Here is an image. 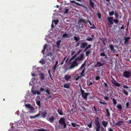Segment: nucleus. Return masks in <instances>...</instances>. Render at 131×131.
<instances>
[{
	"instance_id": "f257e3e1",
	"label": "nucleus",
	"mask_w": 131,
	"mask_h": 131,
	"mask_svg": "<svg viewBox=\"0 0 131 131\" xmlns=\"http://www.w3.org/2000/svg\"><path fill=\"white\" fill-rule=\"evenodd\" d=\"M95 123L96 125L95 128L96 131H100L101 125L99 121V117H96Z\"/></svg>"
},
{
	"instance_id": "f03ea898",
	"label": "nucleus",
	"mask_w": 131,
	"mask_h": 131,
	"mask_svg": "<svg viewBox=\"0 0 131 131\" xmlns=\"http://www.w3.org/2000/svg\"><path fill=\"white\" fill-rule=\"evenodd\" d=\"M78 23L79 25H81V27H82L83 26H85L86 24H87V20H86L85 19H84L83 18H80L78 20Z\"/></svg>"
},
{
	"instance_id": "7ed1b4c3",
	"label": "nucleus",
	"mask_w": 131,
	"mask_h": 131,
	"mask_svg": "<svg viewBox=\"0 0 131 131\" xmlns=\"http://www.w3.org/2000/svg\"><path fill=\"white\" fill-rule=\"evenodd\" d=\"M57 114H56V115L50 116V115H49L46 118V119L50 123H52L57 119Z\"/></svg>"
},
{
	"instance_id": "20e7f679",
	"label": "nucleus",
	"mask_w": 131,
	"mask_h": 131,
	"mask_svg": "<svg viewBox=\"0 0 131 131\" xmlns=\"http://www.w3.org/2000/svg\"><path fill=\"white\" fill-rule=\"evenodd\" d=\"M80 91L82 97L84 99L87 100L88 96L90 94V93H85L84 91L82 89L81 87H80Z\"/></svg>"
},
{
	"instance_id": "39448f33",
	"label": "nucleus",
	"mask_w": 131,
	"mask_h": 131,
	"mask_svg": "<svg viewBox=\"0 0 131 131\" xmlns=\"http://www.w3.org/2000/svg\"><path fill=\"white\" fill-rule=\"evenodd\" d=\"M59 123L61 125H63V128L65 129L66 127V124L65 123V121L64 117L61 118L58 121Z\"/></svg>"
},
{
	"instance_id": "423d86ee",
	"label": "nucleus",
	"mask_w": 131,
	"mask_h": 131,
	"mask_svg": "<svg viewBox=\"0 0 131 131\" xmlns=\"http://www.w3.org/2000/svg\"><path fill=\"white\" fill-rule=\"evenodd\" d=\"M79 63H78L77 61L75 59L71 63L69 68L72 69L74 68L75 67L77 66Z\"/></svg>"
},
{
	"instance_id": "0eeeda50",
	"label": "nucleus",
	"mask_w": 131,
	"mask_h": 131,
	"mask_svg": "<svg viewBox=\"0 0 131 131\" xmlns=\"http://www.w3.org/2000/svg\"><path fill=\"white\" fill-rule=\"evenodd\" d=\"M123 75L125 77L128 78L131 76V73L129 71H126L123 72Z\"/></svg>"
},
{
	"instance_id": "6e6552de",
	"label": "nucleus",
	"mask_w": 131,
	"mask_h": 131,
	"mask_svg": "<svg viewBox=\"0 0 131 131\" xmlns=\"http://www.w3.org/2000/svg\"><path fill=\"white\" fill-rule=\"evenodd\" d=\"M107 19L109 22V23H108V25H112L113 24V17H108Z\"/></svg>"
},
{
	"instance_id": "1a4fd4ad",
	"label": "nucleus",
	"mask_w": 131,
	"mask_h": 131,
	"mask_svg": "<svg viewBox=\"0 0 131 131\" xmlns=\"http://www.w3.org/2000/svg\"><path fill=\"white\" fill-rule=\"evenodd\" d=\"M84 54H81L80 55V57H78L76 58L75 59L77 61L78 60L79 61H82L83 60L84 58Z\"/></svg>"
},
{
	"instance_id": "9d476101",
	"label": "nucleus",
	"mask_w": 131,
	"mask_h": 131,
	"mask_svg": "<svg viewBox=\"0 0 131 131\" xmlns=\"http://www.w3.org/2000/svg\"><path fill=\"white\" fill-rule=\"evenodd\" d=\"M112 83L115 86L119 87L121 86L120 84L117 82L115 79L112 82Z\"/></svg>"
},
{
	"instance_id": "9b49d317",
	"label": "nucleus",
	"mask_w": 131,
	"mask_h": 131,
	"mask_svg": "<svg viewBox=\"0 0 131 131\" xmlns=\"http://www.w3.org/2000/svg\"><path fill=\"white\" fill-rule=\"evenodd\" d=\"M88 45V43L86 42H82L80 45V48L81 49H84Z\"/></svg>"
},
{
	"instance_id": "f8f14e48",
	"label": "nucleus",
	"mask_w": 131,
	"mask_h": 131,
	"mask_svg": "<svg viewBox=\"0 0 131 131\" xmlns=\"http://www.w3.org/2000/svg\"><path fill=\"white\" fill-rule=\"evenodd\" d=\"M25 106L28 109H29L30 111H33L34 110V107L31 106L29 104H25Z\"/></svg>"
},
{
	"instance_id": "ddd939ff",
	"label": "nucleus",
	"mask_w": 131,
	"mask_h": 131,
	"mask_svg": "<svg viewBox=\"0 0 131 131\" xmlns=\"http://www.w3.org/2000/svg\"><path fill=\"white\" fill-rule=\"evenodd\" d=\"M130 39V38L129 37H126L124 39V44L125 45H128V42Z\"/></svg>"
},
{
	"instance_id": "4468645a",
	"label": "nucleus",
	"mask_w": 131,
	"mask_h": 131,
	"mask_svg": "<svg viewBox=\"0 0 131 131\" xmlns=\"http://www.w3.org/2000/svg\"><path fill=\"white\" fill-rule=\"evenodd\" d=\"M89 4L91 7L93 8H95V6L94 2L92 1V0H89Z\"/></svg>"
},
{
	"instance_id": "2eb2a0df",
	"label": "nucleus",
	"mask_w": 131,
	"mask_h": 131,
	"mask_svg": "<svg viewBox=\"0 0 131 131\" xmlns=\"http://www.w3.org/2000/svg\"><path fill=\"white\" fill-rule=\"evenodd\" d=\"M100 56H101L104 57V58L106 59V60H107L108 58L107 56L105 54V53L104 51L103 53H101L100 54Z\"/></svg>"
},
{
	"instance_id": "dca6fc26",
	"label": "nucleus",
	"mask_w": 131,
	"mask_h": 131,
	"mask_svg": "<svg viewBox=\"0 0 131 131\" xmlns=\"http://www.w3.org/2000/svg\"><path fill=\"white\" fill-rule=\"evenodd\" d=\"M63 87L66 88L70 89V84L69 83H65L64 84Z\"/></svg>"
},
{
	"instance_id": "f3484780",
	"label": "nucleus",
	"mask_w": 131,
	"mask_h": 131,
	"mask_svg": "<svg viewBox=\"0 0 131 131\" xmlns=\"http://www.w3.org/2000/svg\"><path fill=\"white\" fill-rule=\"evenodd\" d=\"M89 23L90 25L91 26L90 27V28L93 29L96 28L94 24H92L91 21L89 20H87V23Z\"/></svg>"
},
{
	"instance_id": "a211bd4d",
	"label": "nucleus",
	"mask_w": 131,
	"mask_h": 131,
	"mask_svg": "<svg viewBox=\"0 0 131 131\" xmlns=\"http://www.w3.org/2000/svg\"><path fill=\"white\" fill-rule=\"evenodd\" d=\"M71 78V76L67 74L65 75L64 77V79L66 81H68Z\"/></svg>"
},
{
	"instance_id": "6ab92c4d",
	"label": "nucleus",
	"mask_w": 131,
	"mask_h": 131,
	"mask_svg": "<svg viewBox=\"0 0 131 131\" xmlns=\"http://www.w3.org/2000/svg\"><path fill=\"white\" fill-rule=\"evenodd\" d=\"M41 113V112L40 111L39 113L37 114H36V115H35L34 116H30V119H31V118H36V117H39V116L41 114H40V113Z\"/></svg>"
},
{
	"instance_id": "aec40b11",
	"label": "nucleus",
	"mask_w": 131,
	"mask_h": 131,
	"mask_svg": "<svg viewBox=\"0 0 131 131\" xmlns=\"http://www.w3.org/2000/svg\"><path fill=\"white\" fill-rule=\"evenodd\" d=\"M105 64L104 63H101L100 62H97L96 64V67H100L103 66Z\"/></svg>"
},
{
	"instance_id": "412c9836",
	"label": "nucleus",
	"mask_w": 131,
	"mask_h": 131,
	"mask_svg": "<svg viewBox=\"0 0 131 131\" xmlns=\"http://www.w3.org/2000/svg\"><path fill=\"white\" fill-rule=\"evenodd\" d=\"M46 55L47 56H49L51 57V60L54 61L53 60H54V57L53 56H52V54L51 53L49 52L48 53H47Z\"/></svg>"
},
{
	"instance_id": "4be33fe9",
	"label": "nucleus",
	"mask_w": 131,
	"mask_h": 131,
	"mask_svg": "<svg viewBox=\"0 0 131 131\" xmlns=\"http://www.w3.org/2000/svg\"><path fill=\"white\" fill-rule=\"evenodd\" d=\"M102 123L103 126L105 128L107 126L108 124V122L107 121H103L102 122Z\"/></svg>"
},
{
	"instance_id": "5701e85b",
	"label": "nucleus",
	"mask_w": 131,
	"mask_h": 131,
	"mask_svg": "<svg viewBox=\"0 0 131 131\" xmlns=\"http://www.w3.org/2000/svg\"><path fill=\"white\" fill-rule=\"evenodd\" d=\"M85 70V68H84L82 70L81 72L80 73V76L81 77L85 76V74L84 73Z\"/></svg>"
},
{
	"instance_id": "b1692460",
	"label": "nucleus",
	"mask_w": 131,
	"mask_h": 131,
	"mask_svg": "<svg viewBox=\"0 0 131 131\" xmlns=\"http://www.w3.org/2000/svg\"><path fill=\"white\" fill-rule=\"evenodd\" d=\"M39 75L40 76V79L41 81L44 79L45 77L44 74L42 73H40L39 74Z\"/></svg>"
},
{
	"instance_id": "393cba45",
	"label": "nucleus",
	"mask_w": 131,
	"mask_h": 131,
	"mask_svg": "<svg viewBox=\"0 0 131 131\" xmlns=\"http://www.w3.org/2000/svg\"><path fill=\"white\" fill-rule=\"evenodd\" d=\"M116 107L119 109V111L121 112L122 110V105L120 104H117Z\"/></svg>"
},
{
	"instance_id": "a878e982",
	"label": "nucleus",
	"mask_w": 131,
	"mask_h": 131,
	"mask_svg": "<svg viewBox=\"0 0 131 131\" xmlns=\"http://www.w3.org/2000/svg\"><path fill=\"white\" fill-rule=\"evenodd\" d=\"M92 46V45L90 44H89L86 46L84 51L85 52L88 50Z\"/></svg>"
},
{
	"instance_id": "bb28decb",
	"label": "nucleus",
	"mask_w": 131,
	"mask_h": 131,
	"mask_svg": "<svg viewBox=\"0 0 131 131\" xmlns=\"http://www.w3.org/2000/svg\"><path fill=\"white\" fill-rule=\"evenodd\" d=\"M124 122L123 121H120L116 123L115 124V125L118 126H119L122 124Z\"/></svg>"
},
{
	"instance_id": "cd10ccee",
	"label": "nucleus",
	"mask_w": 131,
	"mask_h": 131,
	"mask_svg": "<svg viewBox=\"0 0 131 131\" xmlns=\"http://www.w3.org/2000/svg\"><path fill=\"white\" fill-rule=\"evenodd\" d=\"M77 5L78 6H81L83 7L84 8H85L86 9H87V7L85 5H83L82 4H81L78 3H77Z\"/></svg>"
},
{
	"instance_id": "c85d7f7f",
	"label": "nucleus",
	"mask_w": 131,
	"mask_h": 131,
	"mask_svg": "<svg viewBox=\"0 0 131 131\" xmlns=\"http://www.w3.org/2000/svg\"><path fill=\"white\" fill-rule=\"evenodd\" d=\"M41 114L42 115V117L43 118H45L46 117L47 113L46 112L44 111L42 112Z\"/></svg>"
},
{
	"instance_id": "c756f323",
	"label": "nucleus",
	"mask_w": 131,
	"mask_h": 131,
	"mask_svg": "<svg viewBox=\"0 0 131 131\" xmlns=\"http://www.w3.org/2000/svg\"><path fill=\"white\" fill-rule=\"evenodd\" d=\"M69 35L65 33L63 34L62 36V37L63 38H67L69 37Z\"/></svg>"
},
{
	"instance_id": "7c9ffc66",
	"label": "nucleus",
	"mask_w": 131,
	"mask_h": 131,
	"mask_svg": "<svg viewBox=\"0 0 131 131\" xmlns=\"http://www.w3.org/2000/svg\"><path fill=\"white\" fill-rule=\"evenodd\" d=\"M106 112L107 116L109 117L110 116V114L108 109L107 108L106 109Z\"/></svg>"
},
{
	"instance_id": "2f4dec72",
	"label": "nucleus",
	"mask_w": 131,
	"mask_h": 131,
	"mask_svg": "<svg viewBox=\"0 0 131 131\" xmlns=\"http://www.w3.org/2000/svg\"><path fill=\"white\" fill-rule=\"evenodd\" d=\"M111 99L112 100V101L113 102V105L114 106H115L116 104H117V102L116 100L114 98H112Z\"/></svg>"
},
{
	"instance_id": "473e14b6",
	"label": "nucleus",
	"mask_w": 131,
	"mask_h": 131,
	"mask_svg": "<svg viewBox=\"0 0 131 131\" xmlns=\"http://www.w3.org/2000/svg\"><path fill=\"white\" fill-rule=\"evenodd\" d=\"M45 91L47 93L48 95H50V89H49L48 87L47 88H46L45 89Z\"/></svg>"
},
{
	"instance_id": "72a5a7b5",
	"label": "nucleus",
	"mask_w": 131,
	"mask_h": 131,
	"mask_svg": "<svg viewBox=\"0 0 131 131\" xmlns=\"http://www.w3.org/2000/svg\"><path fill=\"white\" fill-rule=\"evenodd\" d=\"M74 40L76 41V42H78L80 40L79 37H78L76 36H75L74 37Z\"/></svg>"
},
{
	"instance_id": "f704fd0d",
	"label": "nucleus",
	"mask_w": 131,
	"mask_h": 131,
	"mask_svg": "<svg viewBox=\"0 0 131 131\" xmlns=\"http://www.w3.org/2000/svg\"><path fill=\"white\" fill-rule=\"evenodd\" d=\"M85 65L84 64H82L81 65V67H80L79 69V70H81L83 69H84L85 68Z\"/></svg>"
},
{
	"instance_id": "c9c22d12",
	"label": "nucleus",
	"mask_w": 131,
	"mask_h": 131,
	"mask_svg": "<svg viewBox=\"0 0 131 131\" xmlns=\"http://www.w3.org/2000/svg\"><path fill=\"white\" fill-rule=\"evenodd\" d=\"M91 52V51H87L85 52V56H86L89 57L90 54Z\"/></svg>"
},
{
	"instance_id": "e433bc0d",
	"label": "nucleus",
	"mask_w": 131,
	"mask_h": 131,
	"mask_svg": "<svg viewBox=\"0 0 131 131\" xmlns=\"http://www.w3.org/2000/svg\"><path fill=\"white\" fill-rule=\"evenodd\" d=\"M109 47L112 51H115V50L114 49V46L113 45H110Z\"/></svg>"
},
{
	"instance_id": "4c0bfd02",
	"label": "nucleus",
	"mask_w": 131,
	"mask_h": 131,
	"mask_svg": "<svg viewBox=\"0 0 131 131\" xmlns=\"http://www.w3.org/2000/svg\"><path fill=\"white\" fill-rule=\"evenodd\" d=\"M60 40L57 41L56 42V44L57 45V47L58 48H59V45L60 44Z\"/></svg>"
},
{
	"instance_id": "58836bf2",
	"label": "nucleus",
	"mask_w": 131,
	"mask_h": 131,
	"mask_svg": "<svg viewBox=\"0 0 131 131\" xmlns=\"http://www.w3.org/2000/svg\"><path fill=\"white\" fill-rule=\"evenodd\" d=\"M78 75V74H77V77L75 78V80L76 81L78 80L79 79H80L81 78H82L80 76H79Z\"/></svg>"
},
{
	"instance_id": "ea45409f",
	"label": "nucleus",
	"mask_w": 131,
	"mask_h": 131,
	"mask_svg": "<svg viewBox=\"0 0 131 131\" xmlns=\"http://www.w3.org/2000/svg\"><path fill=\"white\" fill-rule=\"evenodd\" d=\"M58 114L61 115H63L62 113L63 112L62 110H60L59 109L58 110Z\"/></svg>"
},
{
	"instance_id": "a19ab883",
	"label": "nucleus",
	"mask_w": 131,
	"mask_h": 131,
	"mask_svg": "<svg viewBox=\"0 0 131 131\" xmlns=\"http://www.w3.org/2000/svg\"><path fill=\"white\" fill-rule=\"evenodd\" d=\"M122 92H123V93L125 95H126V96H127L128 95V93L127 91H126L125 90H123Z\"/></svg>"
},
{
	"instance_id": "79ce46f5",
	"label": "nucleus",
	"mask_w": 131,
	"mask_h": 131,
	"mask_svg": "<svg viewBox=\"0 0 131 131\" xmlns=\"http://www.w3.org/2000/svg\"><path fill=\"white\" fill-rule=\"evenodd\" d=\"M108 94H106V96L104 97V99L106 101H108L109 100V97L108 96Z\"/></svg>"
},
{
	"instance_id": "37998d69",
	"label": "nucleus",
	"mask_w": 131,
	"mask_h": 131,
	"mask_svg": "<svg viewBox=\"0 0 131 131\" xmlns=\"http://www.w3.org/2000/svg\"><path fill=\"white\" fill-rule=\"evenodd\" d=\"M71 124L73 127H75L77 126H80L78 124H76L73 122L71 123Z\"/></svg>"
},
{
	"instance_id": "c03bdc74",
	"label": "nucleus",
	"mask_w": 131,
	"mask_h": 131,
	"mask_svg": "<svg viewBox=\"0 0 131 131\" xmlns=\"http://www.w3.org/2000/svg\"><path fill=\"white\" fill-rule=\"evenodd\" d=\"M92 122L91 121L90 124H87L88 126L90 128H91L92 127Z\"/></svg>"
},
{
	"instance_id": "a18cd8bd",
	"label": "nucleus",
	"mask_w": 131,
	"mask_h": 131,
	"mask_svg": "<svg viewBox=\"0 0 131 131\" xmlns=\"http://www.w3.org/2000/svg\"><path fill=\"white\" fill-rule=\"evenodd\" d=\"M37 131H47V129H37Z\"/></svg>"
},
{
	"instance_id": "49530a36",
	"label": "nucleus",
	"mask_w": 131,
	"mask_h": 131,
	"mask_svg": "<svg viewBox=\"0 0 131 131\" xmlns=\"http://www.w3.org/2000/svg\"><path fill=\"white\" fill-rule=\"evenodd\" d=\"M94 38L92 39V38H91L90 37H88L86 39V40L88 41H91Z\"/></svg>"
},
{
	"instance_id": "de8ad7c7",
	"label": "nucleus",
	"mask_w": 131,
	"mask_h": 131,
	"mask_svg": "<svg viewBox=\"0 0 131 131\" xmlns=\"http://www.w3.org/2000/svg\"><path fill=\"white\" fill-rule=\"evenodd\" d=\"M113 21L115 23L117 24H118L119 22V20L117 19H113Z\"/></svg>"
},
{
	"instance_id": "09e8293b",
	"label": "nucleus",
	"mask_w": 131,
	"mask_h": 131,
	"mask_svg": "<svg viewBox=\"0 0 131 131\" xmlns=\"http://www.w3.org/2000/svg\"><path fill=\"white\" fill-rule=\"evenodd\" d=\"M39 62L40 63H41L42 64H43L45 63V62L44 61V60L43 59H41V60H40Z\"/></svg>"
},
{
	"instance_id": "8fccbe9b",
	"label": "nucleus",
	"mask_w": 131,
	"mask_h": 131,
	"mask_svg": "<svg viewBox=\"0 0 131 131\" xmlns=\"http://www.w3.org/2000/svg\"><path fill=\"white\" fill-rule=\"evenodd\" d=\"M37 104L39 106H40V101L39 100H38L36 102Z\"/></svg>"
},
{
	"instance_id": "3c124183",
	"label": "nucleus",
	"mask_w": 131,
	"mask_h": 131,
	"mask_svg": "<svg viewBox=\"0 0 131 131\" xmlns=\"http://www.w3.org/2000/svg\"><path fill=\"white\" fill-rule=\"evenodd\" d=\"M104 87L106 88H108L109 86L106 83L104 82Z\"/></svg>"
},
{
	"instance_id": "603ef678",
	"label": "nucleus",
	"mask_w": 131,
	"mask_h": 131,
	"mask_svg": "<svg viewBox=\"0 0 131 131\" xmlns=\"http://www.w3.org/2000/svg\"><path fill=\"white\" fill-rule=\"evenodd\" d=\"M114 14V13L113 11H112L109 13V14L110 16H112Z\"/></svg>"
},
{
	"instance_id": "864d4df0",
	"label": "nucleus",
	"mask_w": 131,
	"mask_h": 131,
	"mask_svg": "<svg viewBox=\"0 0 131 131\" xmlns=\"http://www.w3.org/2000/svg\"><path fill=\"white\" fill-rule=\"evenodd\" d=\"M56 67H56V66H53L52 67V70L53 72H55V70L56 69Z\"/></svg>"
},
{
	"instance_id": "5fc2aeb1",
	"label": "nucleus",
	"mask_w": 131,
	"mask_h": 131,
	"mask_svg": "<svg viewBox=\"0 0 131 131\" xmlns=\"http://www.w3.org/2000/svg\"><path fill=\"white\" fill-rule=\"evenodd\" d=\"M77 56V54H75L74 55L72 58L71 59L72 60L74 59Z\"/></svg>"
},
{
	"instance_id": "6e6d98bb",
	"label": "nucleus",
	"mask_w": 131,
	"mask_h": 131,
	"mask_svg": "<svg viewBox=\"0 0 131 131\" xmlns=\"http://www.w3.org/2000/svg\"><path fill=\"white\" fill-rule=\"evenodd\" d=\"M69 10L68 9H66L65 11L64 12V13L65 14H68Z\"/></svg>"
},
{
	"instance_id": "4d7b16f0",
	"label": "nucleus",
	"mask_w": 131,
	"mask_h": 131,
	"mask_svg": "<svg viewBox=\"0 0 131 131\" xmlns=\"http://www.w3.org/2000/svg\"><path fill=\"white\" fill-rule=\"evenodd\" d=\"M53 21L54 24L56 25L58 23L59 21L58 20V19L57 20H54Z\"/></svg>"
},
{
	"instance_id": "13d9d810",
	"label": "nucleus",
	"mask_w": 131,
	"mask_h": 131,
	"mask_svg": "<svg viewBox=\"0 0 131 131\" xmlns=\"http://www.w3.org/2000/svg\"><path fill=\"white\" fill-rule=\"evenodd\" d=\"M97 15L98 18L99 19H100L101 17V14L100 13H97Z\"/></svg>"
},
{
	"instance_id": "bf43d9fd",
	"label": "nucleus",
	"mask_w": 131,
	"mask_h": 131,
	"mask_svg": "<svg viewBox=\"0 0 131 131\" xmlns=\"http://www.w3.org/2000/svg\"><path fill=\"white\" fill-rule=\"evenodd\" d=\"M100 77L99 76H97L96 77L95 79L96 80H98L100 79Z\"/></svg>"
},
{
	"instance_id": "052dcab7",
	"label": "nucleus",
	"mask_w": 131,
	"mask_h": 131,
	"mask_svg": "<svg viewBox=\"0 0 131 131\" xmlns=\"http://www.w3.org/2000/svg\"><path fill=\"white\" fill-rule=\"evenodd\" d=\"M123 87L125 89H128L129 88V87L127 85H124Z\"/></svg>"
},
{
	"instance_id": "680f3d73",
	"label": "nucleus",
	"mask_w": 131,
	"mask_h": 131,
	"mask_svg": "<svg viewBox=\"0 0 131 131\" xmlns=\"http://www.w3.org/2000/svg\"><path fill=\"white\" fill-rule=\"evenodd\" d=\"M70 2L71 3H75L76 5H77V2H76L72 0H70Z\"/></svg>"
},
{
	"instance_id": "e2e57ef3",
	"label": "nucleus",
	"mask_w": 131,
	"mask_h": 131,
	"mask_svg": "<svg viewBox=\"0 0 131 131\" xmlns=\"http://www.w3.org/2000/svg\"><path fill=\"white\" fill-rule=\"evenodd\" d=\"M108 131H113V129L110 127H109L108 128Z\"/></svg>"
},
{
	"instance_id": "0e129e2a",
	"label": "nucleus",
	"mask_w": 131,
	"mask_h": 131,
	"mask_svg": "<svg viewBox=\"0 0 131 131\" xmlns=\"http://www.w3.org/2000/svg\"><path fill=\"white\" fill-rule=\"evenodd\" d=\"M48 72L49 76L50 77V78L51 79L52 75L50 73V70H48Z\"/></svg>"
},
{
	"instance_id": "69168bd1",
	"label": "nucleus",
	"mask_w": 131,
	"mask_h": 131,
	"mask_svg": "<svg viewBox=\"0 0 131 131\" xmlns=\"http://www.w3.org/2000/svg\"><path fill=\"white\" fill-rule=\"evenodd\" d=\"M99 102L101 104H103L104 105H106V104H107V103H104V102H101V101H99Z\"/></svg>"
},
{
	"instance_id": "338daca9",
	"label": "nucleus",
	"mask_w": 131,
	"mask_h": 131,
	"mask_svg": "<svg viewBox=\"0 0 131 131\" xmlns=\"http://www.w3.org/2000/svg\"><path fill=\"white\" fill-rule=\"evenodd\" d=\"M40 91H41V92H43L44 90L45 91V89L44 88H41L40 89Z\"/></svg>"
},
{
	"instance_id": "774afa93",
	"label": "nucleus",
	"mask_w": 131,
	"mask_h": 131,
	"mask_svg": "<svg viewBox=\"0 0 131 131\" xmlns=\"http://www.w3.org/2000/svg\"><path fill=\"white\" fill-rule=\"evenodd\" d=\"M31 92L32 93L34 94H36V91H35L34 90H32L31 91Z\"/></svg>"
}]
</instances>
